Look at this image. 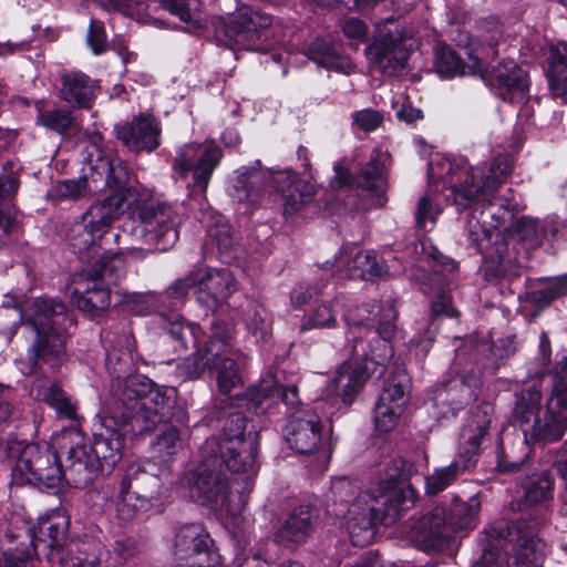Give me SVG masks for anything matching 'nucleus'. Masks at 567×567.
I'll list each match as a JSON object with an SVG mask.
<instances>
[{"instance_id":"obj_61","label":"nucleus","mask_w":567,"mask_h":567,"mask_svg":"<svg viewBox=\"0 0 567 567\" xmlns=\"http://www.w3.org/2000/svg\"><path fill=\"white\" fill-rule=\"evenodd\" d=\"M321 291L319 286H310L307 284L297 285L291 293L290 300L295 307H302L308 303L315 296H318Z\"/></svg>"},{"instance_id":"obj_15","label":"nucleus","mask_w":567,"mask_h":567,"mask_svg":"<svg viewBox=\"0 0 567 567\" xmlns=\"http://www.w3.org/2000/svg\"><path fill=\"white\" fill-rule=\"evenodd\" d=\"M10 453L17 460L16 471L27 483L56 488L62 482L60 453L52 452L48 445L17 442Z\"/></svg>"},{"instance_id":"obj_23","label":"nucleus","mask_w":567,"mask_h":567,"mask_svg":"<svg viewBox=\"0 0 567 567\" xmlns=\"http://www.w3.org/2000/svg\"><path fill=\"white\" fill-rule=\"evenodd\" d=\"M126 433H132L130 425L122 424L107 414L103 416L100 432L94 433L93 442L87 446L93 458L99 462L100 473H111L122 458Z\"/></svg>"},{"instance_id":"obj_8","label":"nucleus","mask_w":567,"mask_h":567,"mask_svg":"<svg viewBox=\"0 0 567 567\" xmlns=\"http://www.w3.org/2000/svg\"><path fill=\"white\" fill-rule=\"evenodd\" d=\"M481 502L472 496L467 502L454 498L449 514L445 508L436 506L429 513L412 522L411 542L422 550H442L453 534L476 527Z\"/></svg>"},{"instance_id":"obj_32","label":"nucleus","mask_w":567,"mask_h":567,"mask_svg":"<svg viewBox=\"0 0 567 567\" xmlns=\"http://www.w3.org/2000/svg\"><path fill=\"white\" fill-rule=\"evenodd\" d=\"M489 81L496 85L497 94L505 101L522 100L528 91L527 74L513 60L503 61L495 66Z\"/></svg>"},{"instance_id":"obj_3","label":"nucleus","mask_w":567,"mask_h":567,"mask_svg":"<svg viewBox=\"0 0 567 567\" xmlns=\"http://www.w3.org/2000/svg\"><path fill=\"white\" fill-rule=\"evenodd\" d=\"M175 390L159 386L143 374H130L111 383L105 414L130 425L132 434L154 430L169 417Z\"/></svg>"},{"instance_id":"obj_28","label":"nucleus","mask_w":567,"mask_h":567,"mask_svg":"<svg viewBox=\"0 0 567 567\" xmlns=\"http://www.w3.org/2000/svg\"><path fill=\"white\" fill-rule=\"evenodd\" d=\"M285 439L299 454H311L321 442V423L313 412L293 414L286 424Z\"/></svg>"},{"instance_id":"obj_21","label":"nucleus","mask_w":567,"mask_h":567,"mask_svg":"<svg viewBox=\"0 0 567 567\" xmlns=\"http://www.w3.org/2000/svg\"><path fill=\"white\" fill-rule=\"evenodd\" d=\"M406 40L393 20L386 21L378 29L373 43L367 48L372 66L386 75H394L404 69L410 53Z\"/></svg>"},{"instance_id":"obj_63","label":"nucleus","mask_w":567,"mask_h":567,"mask_svg":"<svg viewBox=\"0 0 567 567\" xmlns=\"http://www.w3.org/2000/svg\"><path fill=\"white\" fill-rule=\"evenodd\" d=\"M431 312L434 317L444 315L449 318H454L457 316L456 309L452 306L451 297L444 290L437 291L436 300L431 306Z\"/></svg>"},{"instance_id":"obj_19","label":"nucleus","mask_w":567,"mask_h":567,"mask_svg":"<svg viewBox=\"0 0 567 567\" xmlns=\"http://www.w3.org/2000/svg\"><path fill=\"white\" fill-rule=\"evenodd\" d=\"M221 158L223 150L214 143H188L177 151L173 168L184 179L190 173V192L203 195Z\"/></svg>"},{"instance_id":"obj_30","label":"nucleus","mask_w":567,"mask_h":567,"mask_svg":"<svg viewBox=\"0 0 567 567\" xmlns=\"http://www.w3.org/2000/svg\"><path fill=\"white\" fill-rule=\"evenodd\" d=\"M353 248H342L334 257L333 266L340 275L349 278L369 279L380 277L385 272V267L379 256L372 250H358L353 254ZM324 266H331L327 261Z\"/></svg>"},{"instance_id":"obj_10","label":"nucleus","mask_w":567,"mask_h":567,"mask_svg":"<svg viewBox=\"0 0 567 567\" xmlns=\"http://www.w3.org/2000/svg\"><path fill=\"white\" fill-rule=\"evenodd\" d=\"M202 456L200 464L186 476L189 497L208 508L238 514L244 503L238 493L228 488L224 457L216 453H204V447Z\"/></svg>"},{"instance_id":"obj_35","label":"nucleus","mask_w":567,"mask_h":567,"mask_svg":"<svg viewBox=\"0 0 567 567\" xmlns=\"http://www.w3.org/2000/svg\"><path fill=\"white\" fill-rule=\"evenodd\" d=\"M30 392L34 399L53 409L59 419L69 420L74 424L80 423L76 401L56 383L38 381L32 384Z\"/></svg>"},{"instance_id":"obj_6","label":"nucleus","mask_w":567,"mask_h":567,"mask_svg":"<svg viewBox=\"0 0 567 567\" xmlns=\"http://www.w3.org/2000/svg\"><path fill=\"white\" fill-rule=\"evenodd\" d=\"M212 419L221 423L223 437L207 439L202 446L204 453L221 455L226 468L231 473L256 475L258 434H245L247 419L243 412L225 401V405L216 406L212 411Z\"/></svg>"},{"instance_id":"obj_31","label":"nucleus","mask_w":567,"mask_h":567,"mask_svg":"<svg viewBox=\"0 0 567 567\" xmlns=\"http://www.w3.org/2000/svg\"><path fill=\"white\" fill-rule=\"evenodd\" d=\"M100 141H101V135L95 134L92 136V151H87V155L84 157V159L89 166L90 174L85 175L84 177H80L78 179H64V181L58 182V184L55 185L56 196H59L60 198H64V199L76 200V199L84 197L89 193L96 192L102 186L109 188L105 185L104 181H102L101 176L96 175L95 177H96L97 182L93 181V169L91 167L92 166L91 164H95L96 163L95 161L99 157L110 159V161H115L118 158L117 157H109V156L103 155L102 151L97 146V143Z\"/></svg>"},{"instance_id":"obj_58","label":"nucleus","mask_w":567,"mask_h":567,"mask_svg":"<svg viewBox=\"0 0 567 567\" xmlns=\"http://www.w3.org/2000/svg\"><path fill=\"white\" fill-rule=\"evenodd\" d=\"M86 41L93 53L101 54L106 50L107 40L102 22L92 19L89 25Z\"/></svg>"},{"instance_id":"obj_42","label":"nucleus","mask_w":567,"mask_h":567,"mask_svg":"<svg viewBox=\"0 0 567 567\" xmlns=\"http://www.w3.org/2000/svg\"><path fill=\"white\" fill-rule=\"evenodd\" d=\"M546 75L549 89L555 96L567 95V43H558L549 48Z\"/></svg>"},{"instance_id":"obj_48","label":"nucleus","mask_w":567,"mask_h":567,"mask_svg":"<svg viewBox=\"0 0 567 567\" xmlns=\"http://www.w3.org/2000/svg\"><path fill=\"white\" fill-rule=\"evenodd\" d=\"M140 551L137 540L133 537L116 539L109 550V558L105 567H123L130 559Z\"/></svg>"},{"instance_id":"obj_18","label":"nucleus","mask_w":567,"mask_h":567,"mask_svg":"<svg viewBox=\"0 0 567 567\" xmlns=\"http://www.w3.org/2000/svg\"><path fill=\"white\" fill-rule=\"evenodd\" d=\"M58 447L62 464V481L64 480L70 486L83 488L100 472L99 462L93 458L87 449L82 431L78 429L63 431L58 437Z\"/></svg>"},{"instance_id":"obj_47","label":"nucleus","mask_w":567,"mask_h":567,"mask_svg":"<svg viewBox=\"0 0 567 567\" xmlns=\"http://www.w3.org/2000/svg\"><path fill=\"white\" fill-rule=\"evenodd\" d=\"M494 212H489L488 209H482L481 217L477 218L474 214L467 220V236L476 251L482 250L483 243L485 240H489L492 237V231L495 229L492 227L494 223L487 225V218H494Z\"/></svg>"},{"instance_id":"obj_53","label":"nucleus","mask_w":567,"mask_h":567,"mask_svg":"<svg viewBox=\"0 0 567 567\" xmlns=\"http://www.w3.org/2000/svg\"><path fill=\"white\" fill-rule=\"evenodd\" d=\"M179 431L175 426H167L152 443L153 451L161 457H171L182 447Z\"/></svg>"},{"instance_id":"obj_29","label":"nucleus","mask_w":567,"mask_h":567,"mask_svg":"<svg viewBox=\"0 0 567 567\" xmlns=\"http://www.w3.org/2000/svg\"><path fill=\"white\" fill-rule=\"evenodd\" d=\"M392 307L394 312L396 310L391 300L385 301L384 305L379 306L375 302H364L362 305H351L347 308L343 318L346 323L351 330H360L363 329L364 338L362 336H358L359 339H362L365 343L371 341L372 346H374L373 338L383 339L380 333V327L382 321L385 320V309L388 307ZM396 316L391 320L393 324ZM396 328V326H394ZM357 338L353 337V340Z\"/></svg>"},{"instance_id":"obj_27","label":"nucleus","mask_w":567,"mask_h":567,"mask_svg":"<svg viewBox=\"0 0 567 567\" xmlns=\"http://www.w3.org/2000/svg\"><path fill=\"white\" fill-rule=\"evenodd\" d=\"M161 134L159 123L148 113L134 116L116 130L117 138L134 153L155 151L161 144Z\"/></svg>"},{"instance_id":"obj_49","label":"nucleus","mask_w":567,"mask_h":567,"mask_svg":"<svg viewBox=\"0 0 567 567\" xmlns=\"http://www.w3.org/2000/svg\"><path fill=\"white\" fill-rule=\"evenodd\" d=\"M247 405L256 413L266 412L275 402V381H262L259 385L252 386L247 392Z\"/></svg>"},{"instance_id":"obj_64","label":"nucleus","mask_w":567,"mask_h":567,"mask_svg":"<svg viewBox=\"0 0 567 567\" xmlns=\"http://www.w3.org/2000/svg\"><path fill=\"white\" fill-rule=\"evenodd\" d=\"M554 458L551 461V470L561 480L567 488V447L561 444L558 449L550 451Z\"/></svg>"},{"instance_id":"obj_45","label":"nucleus","mask_w":567,"mask_h":567,"mask_svg":"<svg viewBox=\"0 0 567 567\" xmlns=\"http://www.w3.org/2000/svg\"><path fill=\"white\" fill-rule=\"evenodd\" d=\"M310 60L327 69L349 73L352 69L350 61L338 54L336 49L322 39H316L308 48Z\"/></svg>"},{"instance_id":"obj_7","label":"nucleus","mask_w":567,"mask_h":567,"mask_svg":"<svg viewBox=\"0 0 567 567\" xmlns=\"http://www.w3.org/2000/svg\"><path fill=\"white\" fill-rule=\"evenodd\" d=\"M274 186L282 202L285 215H292L311 200L315 194L312 184L300 179L290 169H261L257 161L251 166H243L236 171L230 195L238 202H256L266 186Z\"/></svg>"},{"instance_id":"obj_62","label":"nucleus","mask_w":567,"mask_h":567,"mask_svg":"<svg viewBox=\"0 0 567 567\" xmlns=\"http://www.w3.org/2000/svg\"><path fill=\"white\" fill-rule=\"evenodd\" d=\"M18 229V219L11 208H0V246Z\"/></svg>"},{"instance_id":"obj_12","label":"nucleus","mask_w":567,"mask_h":567,"mask_svg":"<svg viewBox=\"0 0 567 567\" xmlns=\"http://www.w3.org/2000/svg\"><path fill=\"white\" fill-rule=\"evenodd\" d=\"M567 431V357L557 363L543 416L538 414L522 429L528 444L560 441Z\"/></svg>"},{"instance_id":"obj_22","label":"nucleus","mask_w":567,"mask_h":567,"mask_svg":"<svg viewBox=\"0 0 567 567\" xmlns=\"http://www.w3.org/2000/svg\"><path fill=\"white\" fill-rule=\"evenodd\" d=\"M409 385L410 379L404 369L389 371L373 410V421L379 432L388 433L396 426L408 401Z\"/></svg>"},{"instance_id":"obj_56","label":"nucleus","mask_w":567,"mask_h":567,"mask_svg":"<svg viewBox=\"0 0 567 567\" xmlns=\"http://www.w3.org/2000/svg\"><path fill=\"white\" fill-rule=\"evenodd\" d=\"M440 213V207L429 196L421 197L415 210V226L423 230L432 229Z\"/></svg>"},{"instance_id":"obj_17","label":"nucleus","mask_w":567,"mask_h":567,"mask_svg":"<svg viewBox=\"0 0 567 567\" xmlns=\"http://www.w3.org/2000/svg\"><path fill=\"white\" fill-rule=\"evenodd\" d=\"M485 171L486 168L472 169L468 173V178L463 184L454 185L455 204L464 208L475 200L487 202L488 205L484 209L489 212H493L494 207H499L503 213L496 216L494 212L495 217L493 219H495V223L492 225L493 228H498L505 223L506 218L513 217L517 204L504 197L494 196L501 185V179L492 167L487 169L488 174Z\"/></svg>"},{"instance_id":"obj_13","label":"nucleus","mask_w":567,"mask_h":567,"mask_svg":"<svg viewBox=\"0 0 567 567\" xmlns=\"http://www.w3.org/2000/svg\"><path fill=\"white\" fill-rule=\"evenodd\" d=\"M155 465L134 463L127 466L115 496L116 518L131 522L140 512H146L162 493L163 483L154 473Z\"/></svg>"},{"instance_id":"obj_50","label":"nucleus","mask_w":567,"mask_h":567,"mask_svg":"<svg viewBox=\"0 0 567 567\" xmlns=\"http://www.w3.org/2000/svg\"><path fill=\"white\" fill-rule=\"evenodd\" d=\"M114 496L115 488L111 484H95L85 492L84 503L93 513L102 514L111 504L115 505V501L113 502Z\"/></svg>"},{"instance_id":"obj_44","label":"nucleus","mask_w":567,"mask_h":567,"mask_svg":"<svg viewBox=\"0 0 567 567\" xmlns=\"http://www.w3.org/2000/svg\"><path fill=\"white\" fill-rule=\"evenodd\" d=\"M471 468L470 461L454 460L447 466L436 468L425 477V492L427 495H436L453 484L456 478Z\"/></svg>"},{"instance_id":"obj_34","label":"nucleus","mask_w":567,"mask_h":567,"mask_svg":"<svg viewBox=\"0 0 567 567\" xmlns=\"http://www.w3.org/2000/svg\"><path fill=\"white\" fill-rule=\"evenodd\" d=\"M96 89V82L81 71L61 74L60 97L74 107L91 109Z\"/></svg>"},{"instance_id":"obj_14","label":"nucleus","mask_w":567,"mask_h":567,"mask_svg":"<svg viewBox=\"0 0 567 567\" xmlns=\"http://www.w3.org/2000/svg\"><path fill=\"white\" fill-rule=\"evenodd\" d=\"M224 33L238 47L255 52H267L279 42L272 16L247 4L237 7Z\"/></svg>"},{"instance_id":"obj_20","label":"nucleus","mask_w":567,"mask_h":567,"mask_svg":"<svg viewBox=\"0 0 567 567\" xmlns=\"http://www.w3.org/2000/svg\"><path fill=\"white\" fill-rule=\"evenodd\" d=\"M124 276V258L114 257L111 264L92 265L87 270L86 287L73 292L78 308L89 316H96L111 305L109 285Z\"/></svg>"},{"instance_id":"obj_59","label":"nucleus","mask_w":567,"mask_h":567,"mask_svg":"<svg viewBox=\"0 0 567 567\" xmlns=\"http://www.w3.org/2000/svg\"><path fill=\"white\" fill-rule=\"evenodd\" d=\"M352 118L353 122L364 131L375 130L383 121L382 114L371 109L353 113Z\"/></svg>"},{"instance_id":"obj_51","label":"nucleus","mask_w":567,"mask_h":567,"mask_svg":"<svg viewBox=\"0 0 567 567\" xmlns=\"http://www.w3.org/2000/svg\"><path fill=\"white\" fill-rule=\"evenodd\" d=\"M132 354L131 349L126 347L125 349H116L106 352L105 365L112 378V381L115 379H123L128 374L132 369Z\"/></svg>"},{"instance_id":"obj_5","label":"nucleus","mask_w":567,"mask_h":567,"mask_svg":"<svg viewBox=\"0 0 567 567\" xmlns=\"http://www.w3.org/2000/svg\"><path fill=\"white\" fill-rule=\"evenodd\" d=\"M27 323L35 332V339L27 351L30 372L49 365L58 369L66 354L68 334L64 329L73 323L63 302L50 298L35 299L25 311Z\"/></svg>"},{"instance_id":"obj_46","label":"nucleus","mask_w":567,"mask_h":567,"mask_svg":"<svg viewBox=\"0 0 567 567\" xmlns=\"http://www.w3.org/2000/svg\"><path fill=\"white\" fill-rule=\"evenodd\" d=\"M382 155L379 152L372 154L370 162L362 169L363 187L374 194H382L386 186V176Z\"/></svg>"},{"instance_id":"obj_25","label":"nucleus","mask_w":567,"mask_h":567,"mask_svg":"<svg viewBox=\"0 0 567 567\" xmlns=\"http://www.w3.org/2000/svg\"><path fill=\"white\" fill-rule=\"evenodd\" d=\"M223 338L231 337V327L224 322H212V334L203 349H197L196 353L186 358L177 365L176 372L184 380L198 379L206 369H212L213 362L223 353H227L228 348Z\"/></svg>"},{"instance_id":"obj_37","label":"nucleus","mask_w":567,"mask_h":567,"mask_svg":"<svg viewBox=\"0 0 567 567\" xmlns=\"http://www.w3.org/2000/svg\"><path fill=\"white\" fill-rule=\"evenodd\" d=\"M468 59L470 62L466 64L452 48L437 45L435 48L434 66L441 78L450 79L466 74H480L484 76V62L473 54H470Z\"/></svg>"},{"instance_id":"obj_41","label":"nucleus","mask_w":567,"mask_h":567,"mask_svg":"<svg viewBox=\"0 0 567 567\" xmlns=\"http://www.w3.org/2000/svg\"><path fill=\"white\" fill-rule=\"evenodd\" d=\"M38 115L35 123L60 135L80 130L72 112L62 107H45L42 101L35 103Z\"/></svg>"},{"instance_id":"obj_38","label":"nucleus","mask_w":567,"mask_h":567,"mask_svg":"<svg viewBox=\"0 0 567 567\" xmlns=\"http://www.w3.org/2000/svg\"><path fill=\"white\" fill-rule=\"evenodd\" d=\"M543 393L540 384L533 383L514 392L512 420L520 430L540 414Z\"/></svg>"},{"instance_id":"obj_60","label":"nucleus","mask_w":567,"mask_h":567,"mask_svg":"<svg viewBox=\"0 0 567 567\" xmlns=\"http://www.w3.org/2000/svg\"><path fill=\"white\" fill-rule=\"evenodd\" d=\"M0 567H33V555L30 550L7 551L0 558Z\"/></svg>"},{"instance_id":"obj_11","label":"nucleus","mask_w":567,"mask_h":567,"mask_svg":"<svg viewBox=\"0 0 567 567\" xmlns=\"http://www.w3.org/2000/svg\"><path fill=\"white\" fill-rule=\"evenodd\" d=\"M181 223L182 216L167 203H151L143 206L132 235L145 247H127L125 255L144 258L148 251L168 250L178 240Z\"/></svg>"},{"instance_id":"obj_2","label":"nucleus","mask_w":567,"mask_h":567,"mask_svg":"<svg viewBox=\"0 0 567 567\" xmlns=\"http://www.w3.org/2000/svg\"><path fill=\"white\" fill-rule=\"evenodd\" d=\"M411 471L412 466L405 460H392L378 488L360 493L351 504L349 499L343 498V495L354 494L350 481L346 478L333 481L331 489L336 496H339L340 502V508L333 509V515L348 519L351 534L355 527L371 534L375 525L396 517L405 502V494L400 484L410 477Z\"/></svg>"},{"instance_id":"obj_55","label":"nucleus","mask_w":567,"mask_h":567,"mask_svg":"<svg viewBox=\"0 0 567 567\" xmlns=\"http://www.w3.org/2000/svg\"><path fill=\"white\" fill-rule=\"evenodd\" d=\"M208 237L217 246L220 254H230L235 247V237L231 227L218 219L207 230Z\"/></svg>"},{"instance_id":"obj_52","label":"nucleus","mask_w":567,"mask_h":567,"mask_svg":"<svg viewBox=\"0 0 567 567\" xmlns=\"http://www.w3.org/2000/svg\"><path fill=\"white\" fill-rule=\"evenodd\" d=\"M336 324V313L332 309V305L323 302L313 308L302 319L301 331L311 329L331 328Z\"/></svg>"},{"instance_id":"obj_57","label":"nucleus","mask_w":567,"mask_h":567,"mask_svg":"<svg viewBox=\"0 0 567 567\" xmlns=\"http://www.w3.org/2000/svg\"><path fill=\"white\" fill-rule=\"evenodd\" d=\"M125 298L131 306V310L143 316L154 310L159 300V296L155 292H131Z\"/></svg>"},{"instance_id":"obj_39","label":"nucleus","mask_w":567,"mask_h":567,"mask_svg":"<svg viewBox=\"0 0 567 567\" xmlns=\"http://www.w3.org/2000/svg\"><path fill=\"white\" fill-rule=\"evenodd\" d=\"M159 327L176 342L175 348L179 350H186L189 344L198 347L203 334L198 324L185 322L177 313L161 315Z\"/></svg>"},{"instance_id":"obj_43","label":"nucleus","mask_w":567,"mask_h":567,"mask_svg":"<svg viewBox=\"0 0 567 567\" xmlns=\"http://www.w3.org/2000/svg\"><path fill=\"white\" fill-rule=\"evenodd\" d=\"M553 491L554 478L550 473L542 472L532 477L525 487L523 499L518 504V508L522 511V516L526 512L538 507H543L548 512L545 506L539 504L551 498Z\"/></svg>"},{"instance_id":"obj_16","label":"nucleus","mask_w":567,"mask_h":567,"mask_svg":"<svg viewBox=\"0 0 567 567\" xmlns=\"http://www.w3.org/2000/svg\"><path fill=\"white\" fill-rule=\"evenodd\" d=\"M549 520V512L538 507L526 512L515 522L516 539L509 555L508 567H543L548 547L538 529Z\"/></svg>"},{"instance_id":"obj_40","label":"nucleus","mask_w":567,"mask_h":567,"mask_svg":"<svg viewBox=\"0 0 567 567\" xmlns=\"http://www.w3.org/2000/svg\"><path fill=\"white\" fill-rule=\"evenodd\" d=\"M231 338H223L227 344V353H223L216 361L213 362L212 369L217 372V383L220 392L228 394L241 384V377L239 373L238 352L234 350Z\"/></svg>"},{"instance_id":"obj_26","label":"nucleus","mask_w":567,"mask_h":567,"mask_svg":"<svg viewBox=\"0 0 567 567\" xmlns=\"http://www.w3.org/2000/svg\"><path fill=\"white\" fill-rule=\"evenodd\" d=\"M493 415V405L483 402L471 412L461 431L456 460H468L471 468L475 465L481 446L488 435Z\"/></svg>"},{"instance_id":"obj_1","label":"nucleus","mask_w":567,"mask_h":567,"mask_svg":"<svg viewBox=\"0 0 567 567\" xmlns=\"http://www.w3.org/2000/svg\"><path fill=\"white\" fill-rule=\"evenodd\" d=\"M93 169V181L101 176L112 192L102 200L92 204L82 216L72 223L65 238L74 254L83 260L99 258L94 265L111 264L114 257H122L125 251H113L107 247V236L111 234L113 223L118 219L128 203L136 196L131 185L130 173L122 159L110 161L99 157Z\"/></svg>"},{"instance_id":"obj_24","label":"nucleus","mask_w":567,"mask_h":567,"mask_svg":"<svg viewBox=\"0 0 567 567\" xmlns=\"http://www.w3.org/2000/svg\"><path fill=\"white\" fill-rule=\"evenodd\" d=\"M196 300L207 309L216 310L237 290L236 280L227 269H194Z\"/></svg>"},{"instance_id":"obj_36","label":"nucleus","mask_w":567,"mask_h":567,"mask_svg":"<svg viewBox=\"0 0 567 567\" xmlns=\"http://www.w3.org/2000/svg\"><path fill=\"white\" fill-rule=\"evenodd\" d=\"M215 553L213 540L200 524H186L178 529L175 537L177 558L189 559Z\"/></svg>"},{"instance_id":"obj_33","label":"nucleus","mask_w":567,"mask_h":567,"mask_svg":"<svg viewBox=\"0 0 567 567\" xmlns=\"http://www.w3.org/2000/svg\"><path fill=\"white\" fill-rule=\"evenodd\" d=\"M313 532V514L308 505H300L277 527L275 542L284 546L303 544Z\"/></svg>"},{"instance_id":"obj_9","label":"nucleus","mask_w":567,"mask_h":567,"mask_svg":"<svg viewBox=\"0 0 567 567\" xmlns=\"http://www.w3.org/2000/svg\"><path fill=\"white\" fill-rule=\"evenodd\" d=\"M70 518L63 508H54L38 518L32 527V545L34 550L40 545L49 549L51 563L60 567H100V556L90 550L94 546L86 543L68 544Z\"/></svg>"},{"instance_id":"obj_54","label":"nucleus","mask_w":567,"mask_h":567,"mask_svg":"<svg viewBox=\"0 0 567 567\" xmlns=\"http://www.w3.org/2000/svg\"><path fill=\"white\" fill-rule=\"evenodd\" d=\"M190 289L196 297L194 269L185 277L176 279L171 286H168L164 292V297L171 300L173 307H177L184 302Z\"/></svg>"},{"instance_id":"obj_4","label":"nucleus","mask_w":567,"mask_h":567,"mask_svg":"<svg viewBox=\"0 0 567 567\" xmlns=\"http://www.w3.org/2000/svg\"><path fill=\"white\" fill-rule=\"evenodd\" d=\"M384 316L385 320L380 327L383 339L373 338L374 346L371 341L365 343L359 338L352 340L349 344L351 358L340 364L331 380V385L346 404H351L368 379L377 372L378 367L383 369L393 357L389 340L395 333V327L391 321L395 312L391 306L385 309Z\"/></svg>"}]
</instances>
